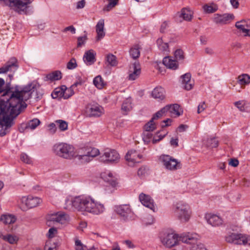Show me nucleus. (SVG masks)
I'll list each match as a JSON object with an SVG mask.
<instances>
[{
    "label": "nucleus",
    "instance_id": "obj_1",
    "mask_svg": "<svg viewBox=\"0 0 250 250\" xmlns=\"http://www.w3.org/2000/svg\"><path fill=\"white\" fill-rule=\"evenodd\" d=\"M5 81L0 78V94L3 96H8L6 101L0 100V136L2 137L9 132L11 127L14 125V120L26 108L25 102L29 99L32 93L39 87V84L35 81L22 87L17 85L14 87H10L9 83L5 89L3 88Z\"/></svg>",
    "mask_w": 250,
    "mask_h": 250
},
{
    "label": "nucleus",
    "instance_id": "obj_2",
    "mask_svg": "<svg viewBox=\"0 0 250 250\" xmlns=\"http://www.w3.org/2000/svg\"><path fill=\"white\" fill-rule=\"evenodd\" d=\"M65 208L68 209H77L80 211H86L98 215L104 211V205L95 201L89 196L80 195L71 200L66 201Z\"/></svg>",
    "mask_w": 250,
    "mask_h": 250
},
{
    "label": "nucleus",
    "instance_id": "obj_3",
    "mask_svg": "<svg viewBox=\"0 0 250 250\" xmlns=\"http://www.w3.org/2000/svg\"><path fill=\"white\" fill-rule=\"evenodd\" d=\"M65 208L68 209H77L80 211H86L98 215L104 211V205L95 201L89 196L80 195L71 200L66 201Z\"/></svg>",
    "mask_w": 250,
    "mask_h": 250
},
{
    "label": "nucleus",
    "instance_id": "obj_4",
    "mask_svg": "<svg viewBox=\"0 0 250 250\" xmlns=\"http://www.w3.org/2000/svg\"><path fill=\"white\" fill-rule=\"evenodd\" d=\"M198 237L199 236L195 233H183L180 235L171 233L165 234L163 236H161V240L164 245L170 248L178 244L180 242L194 244L197 241Z\"/></svg>",
    "mask_w": 250,
    "mask_h": 250
},
{
    "label": "nucleus",
    "instance_id": "obj_5",
    "mask_svg": "<svg viewBox=\"0 0 250 250\" xmlns=\"http://www.w3.org/2000/svg\"><path fill=\"white\" fill-rule=\"evenodd\" d=\"M53 152L57 156L67 159L74 157V148L73 146L64 143L55 144L53 147Z\"/></svg>",
    "mask_w": 250,
    "mask_h": 250
},
{
    "label": "nucleus",
    "instance_id": "obj_6",
    "mask_svg": "<svg viewBox=\"0 0 250 250\" xmlns=\"http://www.w3.org/2000/svg\"><path fill=\"white\" fill-rule=\"evenodd\" d=\"M174 213L181 222H188L191 215L189 206L183 202H179L174 206Z\"/></svg>",
    "mask_w": 250,
    "mask_h": 250
},
{
    "label": "nucleus",
    "instance_id": "obj_7",
    "mask_svg": "<svg viewBox=\"0 0 250 250\" xmlns=\"http://www.w3.org/2000/svg\"><path fill=\"white\" fill-rule=\"evenodd\" d=\"M228 243L250 246V236L241 233H230L225 237Z\"/></svg>",
    "mask_w": 250,
    "mask_h": 250
},
{
    "label": "nucleus",
    "instance_id": "obj_8",
    "mask_svg": "<svg viewBox=\"0 0 250 250\" xmlns=\"http://www.w3.org/2000/svg\"><path fill=\"white\" fill-rule=\"evenodd\" d=\"M46 224L48 227L54 225L55 223H59L64 224L69 220V216L64 213H55L48 214L46 217Z\"/></svg>",
    "mask_w": 250,
    "mask_h": 250
},
{
    "label": "nucleus",
    "instance_id": "obj_9",
    "mask_svg": "<svg viewBox=\"0 0 250 250\" xmlns=\"http://www.w3.org/2000/svg\"><path fill=\"white\" fill-rule=\"evenodd\" d=\"M159 160L167 169L174 170L181 167L180 163L169 155H162L160 157Z\"/></svg>",
    "mask_w": 250,
    "mask_h": 250
},
{
    "label": "nucleus",
    "instance_id": "obj_10",
    "mask_svg": "<svg viewBox=\"0 0 250 250\" xmlns=\"http://www.w3.org/2000/svg\"><path fill=\"white\" fill-rule=\"evenodd\" d=\"M115 210L124 220L134 219V215L129 205H121L115 207Z\"/></svg>",
    "mask_w": 250,
    "mask_h": 250
},
{
    "label": "nucleus",
    "instance_id": "obj_11",
    "mask_svg": "<svg viewBox=\"0 0 250 250\" xmlns=\"http://www.w3.org/2000/svg\"><path fill=\"white\" fill-rule=\"evenodd\" d=\"M120 159V155L115 150L108 148L105 149L104 154L100 157V160L103 162H117Z\"/></svg>",
    "mask_w": 250,
    "mask_h": 250
},
{
    "label": "nucleus",
    "instance_id": "obj_12",
    "mask_svg": "<svg viewBox=\"0 0 250 250\" xmlns=\"http://www.w3.org/2000/svg\"><path fill=\"white\" fill-rule=\"evenodd\" d=\"M143 158V155L139 153L135 150L128 151L125 156V160L128 162V165L131 167L133 166L135 163H140Z\"/></svg>",
    "mask_w": 250,
    "mask_h": 250
},
{
    "label": "nucleus",
    "instance_id": "obj_13",
    "mask_svg": "<svg viewBox=\"0 0 250 250\" xmlns=\"http://www.w3.org/2000/svg\"><path fill=\"white\" fill-rule=\"evenodd\" d=\"M104 109L99 105L88 104L86 108V113L89 117H99L103 113Z\"/></svg>",
    "mask_w": 250,
    "mask_h": 250
},
{
    "label": "nucleus",
    "instance_id": "obj_14",
    "mask_svg": "<svg viewBox=\"0 0 250 250\" xmlns=\"http://www.w3.org/2000/svg\"><path fill=\"white\" fill-rule=\"evenodd\" d=\"M18 68L17 59L13 57L6 62L5 65L0 68V74L5 73L8 71L15 72Z\"/></svg>",
    "mask_w": 250,
    "mask_h": 250
},
{
    "label": "nucleus",
    "instance_id": "obj_15",
    "mask_svg": "<svg viewBox=\"0 0 250 250\" xmlns=\"http://www.w3.org/2000/svg\"><path fill=\"white\" fill-rule=\"evenodd\" d=\"M21 200V203L25 205L28 208L36 207L42 202V200L40 198L32 196L22 197Z\"/></svg>",
    "mask_w": 250,
    "mask_h": 250
},
{
    "label": "nucleus",
    "instance_id": "obj_16",
    "mask_svg": "<svg viewBox=\"0 0 250 250\" xmlns=\"http://www.w3.org/2000/svg\"><path fill=\"white\" fill-rule=\"evenodd\" d=\"M141 69L139 62L135 61L129 69L128 79L131 81L136 80L141 74Z\"/></svg>",
    "mask_w": 250,
    "mask_h": 250
},
{
    "label": "nucleus",
    "instance_id": "obj_17",
    "mask_svg": "<svg viewBox=\"0 0 250 250\" xmlns=\"http://www.w3.org/2000/svg\"><path fill=\"white\" fill-rule=\"evenodd\" d=\"M101 177L106 183H108L112 187L116 188L118 187L117 179L113 176V174L107 171L101 174Z\"/></svg>",
    "mask_w": 250,
    "mask_h": 250
},
{
    "label": "nucleus",
    "instance_id": "obj_18",
    "mask_svg": "<svg viewBox=\"0 0 250 250\" xmlns=\"http://www.w3.org/2000/svg\"><path fill=\"white\" fill-rule=\"evenodd\" d=\"M139 199L144 206L154 211L155 207L153 204V200L149 196L144 193H141L139 195Z\"/></svg>",
    "mask_w": 250,
    "mask_h": 250
},
{
    "label": "nucleus",
    "instance_id": "obj_19",
    "mask_svg": "<svg viewBox=\"0 0 250 250\" xmlns=\"http://www.w3.org/2000/svg\"><path fill=\"white\" fill-rule=\"evenodd\" d=\"M182 85L183 87L187 90H191L193 85V82L191 81V74L187 73L181 77Z\"/></svg>",
    "mask_w": 250,
    "mask_h": 250
},
{
    "label": "nucleus",
    "instance_id": "obj_20",
    "mask_svg": "<svg viewBox=\"0 0 250 250\" xmlns=\"http://www.w3.org/2000/svg\"><path fill=\"white\" fill-rule=\"evenodd\" d=\"M233 18V15L231 14L219 15L216 14L214 15L213 21L216 23L226 24Z\"/></svg>",
    "mask_w": 250,
    "mask_h": 250
},
{
    "label": "nucleus",
    "instance_id": "obj_21",
    "mask_svg": "<svg viewBox=\"0 0 250 250\" xmlns=\"http://www.w3.org/2000/svg\"><path fill=\"white\" fill-rule=\"evenodd\" d=\"M205 218L208 223L212 226H219L223 223L222 218L215 214H207Z\"/></svg>",
    "mask_w": 250,
    "mask_h": 250
},
{
    "label": "nucleus",
    "instance_id": "obj_22",
    "mask_svg": "<svg viewBox=\"0 0 250 250\" xmlns=\"http://www.w3.org/2000/svg\"><path fill=\"white\" fill-rule=\"evenodd\" d=\"M96 53L92 50H89L85 52L83 57V60L84 62L87 65H90L93 64L96 61Z\"/></svg>",
    "mask_w": 250,
    "mask_h": 250
},
{
    "label": "nucleus",
    "instance_id": "obj_23",
    "mask_svg": "<svg viewBox=\"0 0 250 250\" xmlns=\"http://www.w3.org/2000/svg\"><path fill=\"white\" fill-rule=\"evenodd\" d=\"M104 29V20H100L96 26V30L97 34V41H100L105 36Z\"/></svg>",
    "mask_w": 250,
    "mask_h": 250
},
{
    "label": "nucleus",
    "instance_id": "obj_24",
    "mask_svg": "<svg viewBox=\"0 0 250 250\" xmlns=\"http://www.w3.org/2000/svg\"><path fill=\"white\" fill-rule=\"evenodd\" d=\"M163 64L167 68L175 70L178 68V64L175 60H172L169 57H165L163 60Z\"/></svg>",
    "mask_w": 250,
    "mask_h": 250
},
{
    "label": "nucleus",
    "instance_id": "obj_25",
    "mask_svg": "<svg viewBox=\"0 0 250 250\" xmlns=\"http://www.w3.org/2000/svg\"><path fill=\"white\" fill-rule=\"evenodd\" d=\"M234 104L241 111L249 112L250 110V104L246 101H239L235 102Z\"/></svg>",
    "mask_w": 250,
    "mask_h": 250
},
{
    "label": "nucleus",
    "instance_id": "obj_26",
    "mask_svg": "<svg viewBox=\"0 0 250 250\" xmlns=\"http://www.w3.org/2000/svg\"><path fill=\"white\" fill-rule=\"evenodd\" d=\"M152 96L155 99L163 100L165 98V90L161 86L156 87L152 91Z\"/></svg>",
    "mask_w": 250,
    "mask_h": 250
},
{
    "label": "nucleus",
    "instance_id": "obj_27",
    "mask_svg": "<svg viewBox=\"0 0 250 250\" xmlns=\"http://www.w3.org/2000/svg\"><path fill=\"white\" fill-rule=\"evenodd\" d=\"M0 220L4 224H11L16 221V218L13 215L3 214L1 216Z\"/></svg>",
    "mask_w": 250,
    "mask_h": 250
},
{
    "label": "nucleus",
    "instance_id": "obj_28",
    "mask_svg": "<svg viewBox=\"0 0 250 250\" xmlns=\"http://www.w3.org/2000/svg\"><path fill=\"white\" fill-rule=\"evenodd\" d=\"M202 8L204 12L207 14L214 13L218 9L217 5L213 3L206 4L203 6Z\"/></svg>",
    "mask_w": 250,
    "mask_h": 250
},
{
    "label": "nucleus",
    "instance_id": "obj_29",
    "mask_svg": "<svg viewBox=\"0 0 250 250\" xmlns=\"http://www.w3.org/2000/svg\"><path fill=\"white\" fill-rule=\"evenodd\" d=\"M140 47L138 44L135 45L129 50V55L133 59H137L140 55Z\"/></svg>",
    "mask_w": 250,
    "mask_h": 250
},
{
    "label": "nucleus",
    "instance_id": "obj_30",
    "mask_svg": "<svg viewBox=\"0 0 250 250\" xmlns=\"http://www.w3.org/2000/svg\"><path fill=\"white\" fill-rule=\"evenodd\" d=\"M192 12L188 8H184L181 10L180 17L185 20L190 21L192 19Z\"/></svg>",
    "mask_w": 250,
    "mask_h": 250
},
{
    "label": "nucleus",
    "instance_id": "obj_31",
    "mask_svg": "<svg viewBox=\"0 0 250 250\" xmlns=\"http://www.w3.org/2000/svg\"><path fill=\"white\" fill-rule=\"evenodd\" d=\"M238 82L241 85L249 84L250 83V76L243 74L238 76Z\"/></svg>",
    "mask_w": 250,
    "mask_h": 250
},
{
    "label": "nucleus",
    "instance_id": "obj_32",
    "mask_svg": "<svg viewBox=\"0 0 250 250\" xmlns=\"http://www.w3.org/2000/svg\"><path fill=\"white\" fill-rule=\"evenodd\" d=\"M85 149V152L88 156L91 161L94 157L97 156L100 153L99 150L94 147L86 148Z\"/></svg>",
    "mask_w": 250,
    "mask_h": 250
},
{
    "label": "nucleus",
    "instance_id": "obj_33",
    "mask_svg": "<svg viewBox=\"0 0 250 250\" xmlns=\"http://www.w3.org/2000/svg\"><path fill=\"white\" fill-rule=\"evenodd\" d=\"M41 123L40 121L37 118H34L33 120H30L26 125L25 128L26 129H35Z\"/></svg>",
    "mask_w": 250,
    "mask_h": 250
},
{
    "label": "nucleus",
    "instance_id": "obj_34",
    "mask_svg": "<svg viewBox=\"0 0 250 250\" xmlns=\"http://www.w3.org/2000/svg\"><path fill=\"white\" fill-rule=\"evenodd\" d=\"M46 78L51 81L59 80L62 78V73L59 71H55L47 74Z\"/></svg>",
    "mask_w": 250,
    "mask_h": 250
},
{
    "label": "nucleus",
    "instance_id": "obj_35",
    "mask_svg": "<svg viewBox=\"0 0 250 250\" xmlns=\"http://www.w3.org/2000/svg\"><path fill=\"white\" fill-rule=\"evenodd\" d=\"M95 86L99 89H102L105 85L104 80L100 75L96 76L93 80Z\"/></svg>",
    "mask_w": 250,
    "mask_h": 250
},
{
    "label": "nucleus",
    "instance_id": "obj_36",
    "mask_svg": "<svg viewBox=\"0 0 250 250\" xmlns=\"http://www.w3.org/2000/svg\"><path fill=\"white\" fill-rule=\"evenodd\" d=\"M74 157L81 164H86L91 161L89 157L85 152L83 154L77 155L76 156L74 155Z\"/></svg>",
    "mask_w": 250,
    "mask_h": 250
},
{
    "label": "nucleus",
    "instance_id": "obj_37",
    "mask_svg": "<svg viewBox=\"0 0 250 250\" xmlns=\"http://www.w3.org/2000/svg\"><path fill=\"white\" fill-rule=\"evenodd\" d=\"M246 25H247L246 21L242 20L240 21H237L235 23V26L241 31L243 33H247L249 31V29L246 28Z\"/></svg>",
    "mask_w": 250,
    "mask_h": 250
},
{
    "label": "nucleus",
    "instance_id": "obj_38",
    "mask_svg": "<svg viewBox=\"0 0 250 250\" xmlns=\"http://www.w3.org/2000/svg\"><path fill=\"white\" fill-rule=\"evenodd\" d=\"M62 89L63 90L62 98L64 99H68L74 93L73 89L71 87L68 88L66 86L62 85Z\"/></svg>",
    "mask_w": 250,
    "mask_h": 250
},
{
    "label": "nucleus",
    "instance_id": "obj_39",
    "mask_svg": "<svg viewBox=\"0 0 250 250\" xmlns=\"http://www.w3.org/2000/svg\"><path fill=\"white\" fill-rule=\"evenodd\" d=\"M106 61L108 64L111 66H115L117 64L116 57L112 54L107 55Z\"/></svg>",
    "mask_w": 250,
    "mask_h": 250
},
{
    "label": "nucleus",
    "instance_id": "obj_40",
    "mask_svg": "<svg viewBox=\"0 0 250 250\" xmlns=\"http://www.w3.org/2000/svg\"><path fill=\"white\" fill-rule=\"evenodd\" d=\"M169 112L171 113L175 114L177 116H179L181 113L180 112L181 108L178 104H174L172 105H169Z\"/></svg>",
    "mask_w": 250,
    "mask_h": 250
},
{
    "label": "nucleus",
    "instance_id": "obj_41",
    "mask_svg": "<svg viewBox=\"0 0 250 250\" xmlns=\"http://www.w3.org/2000/svg\"><path fill=\"white\" fill-rule=\"evenodd\" d=\"M63 90L62 86L60 87L56 88L51 94L52 98L57 99L58 97H62Z\"/></svg>",
    "mask_w": 250,
    "mask_h": 250
},
{
    "label": "nucleus",
    "instance_id": "obj_42",
    "mask_svg": "<svg viewBox=\"0 0 250 250\" xmlns=\"http://www.w3.org/2000/svg\"><path fill=\"white\" fill-rule=\"evenodd\" d=\"M132 108L131 103L130 99L125 100L122 105V110L125 112H128Z\"/></svg>",
    "mask_w": 250,
    "mask_h": 250
},
{
    "label": "nucleus",
    "instance_id": "obj_43",
    "mask_svg": "<svg viewBox=\"0 0 250 250\" xmlns=\"http://www.w3.org/2000/svg\"><path fill=\"white\" fill-rule=\"evenodd\" d=\"M56 125L61 131H65L67 129V123L62 120H58L55 121Z\"/></svg>",
    "mask_w": 250,
    "mask_h": 250
},
{
    "label": "nucleus",
    "instance_id": "obj_44",
    "mask_svg": "<svg viewBox=\"0 0 250 250\" xmlns=\"http://www.w3.org/2000/svg\"><path fill=\"white\" fill-rule=\"evenodd\" d=\"M156 125L154 123V120L151 119L144 126V130L147 131H152L156 128Z\"/></svg>",
    "mask_w": 250,
    "mask_h": 250
},
{
    "label": "nucleus",
    "instance_id": "obj_45",
    "mask_svg": "<svg viewBox=\"0 0 250 250\" xmlns=\"http://www.w3.org/2000/svg\"><path fill=\"white\" fill-rule=\"evenodd\" d=\"M19 238L17 236L12 234H7L4 241L8 242L11 244H14L17 243Z\"/></svg>",
    "mask_w": 250,
    "mask_h": 250
},
{
    "label": "nucleus",
    "instance_id": "obj_46",
    "mask_svg": "<svg viewBox=\"0 0 250 250\" xmlns=\"http://www.w3.org/2000/svg\"><path fill=\"white\" fill-rule=\"evenodd\" d=\"M174 57L176 60L183 61L185 59L183 51L180 49L176 50L174 52Z\"/></svg>",
    "mask_w": 250,
    "mask_h": 250
},
{
    "label": "nucleus",
    "instance_id": "obj_47",
    "mask_svg": "<svg viewBox=\"0 0 250 250\" xmlns=\"http://www.w3.org/2000/svg\"><path fill=\"white\" fill-rule=\"evenodd\" d=\"M207 145L211 148L216 147L218 145V141L216 138H211L208 139Z\"/></svg>",
    "mask_w": 250,
    "mask_h": 250
},
{
    "label": "nucleus",
    "instance_id": "obj_48",
    "mask_svg": "<svg viewBox=\"0 0 250 250\" xmlns=\"http://www.w3.org/2000/svg\"><path fill=\"white\" fill-rule=\"evenodd\" d=\"M150 132L145 130L143 133V140L146 144L149 143L152 138V134Z\"/></svg>",
    "mask_w": 250,
    "mask_h": 250
},
{
    "label": "nucleus",
    "instance_id": "obj_49",
    "mask_svg": "<svg viewBox=\"0 0 250 250\" xmlns=\"http://www.w3.org/2000/svg\"><path fill=\"white\" fill-rule=\"evenodd\" d=\"M75 249L76 250H88L87 247L83 245L79 240L75 241Z\"/></svg>",
    "mask_w": 250,
    "mask_h": 250
},
{
    "label": "nucleus",
    "instance_id": "obj_50",
    "mask_svg": "<svg viewBox=\"0 0 250 250\" xmlns=\"http://www.w3.org/2000/svg\"><path fill=\"white\" fill-rule=\"evenodd\" d=\"M154 222V218L151 215H148L146 217L144 218L143 220V223L145 226L151 225Z\"/></svg>",
    "mask_w": 250,
    "mask_h": 250
},
{
    "label": "nucleus",
    "instance_id": "obj_51",
    "mask_svg": "<svg viewBox=\"0 0 250 250\" xmlns=\"http://www.w3.org/2000/svg\"><path fill=\"white\" fill-rule=\"evenodd\" d=\"M162 40L158 39L157 40V43L159 44V48L160 50L163 51H167L168 48V45L167 43L161 42Z\"/></svg>",
    "mask_w": 250,
    "mask_h": 250
},
{
    "label": "nucleus",
    "instance_id": "obj_52",
    "mask_svg": "<svg viewBox=\"0 0 250 250\" xmlns=\"http://www.w3.org/2000/svg\"><path fill=\"white\" fill-rule=\"evenodd\" d=\"M21 159L23 162L27 164H30L32 162L31 158L25 153H22L21 154Z\"/></svg>",
    "mask_w": 250,
    "mask_h": 250
},
{
    "label": "nucleus",
    "instance_id": "obj_53",
    "mask_svg": "<svg viewBox=\"0 0 250 250\" xmlns=\"http://www.w3.org/2000/svg\"><path fill=\"white\" fill-rule=\"evenodd\" d=\"M77 66L76 60L74 58H72L67 64V68L68 69H73Z\"/></svg>",
    "mask_w": 250,
    "mask_h": 250
},
{
    "label": "nucleus",
    "instance_id": "obj_54",
    "mask_svg": "<svg viewBox=\"0 0 250 250\" xmlns=\"http://www.w3.org/2000/svg\"><path fill=\"white\" fill-rule=\"evenodd\" d=\"M87 39V36L85 35L84 36H83V37H78V39H77L78 40L77 46L80 47L82 45H83L85 43Z\"/></svg>",
    "mask_w": 250,
    "mask_h": 250
},
{
    "label": "nucleus",
    "instance_id": "obj_55",
    "mask_svg": "<svg viewBox=\"0 0 250 250\" xmlns=\"http://www.w3.org/2000/svg\"><path fill=\"white\" fill-rule=\"evenodd\" d=\"M57 230L56 228L52 227L51 228L48 232L47 236L49 238H52L54 237L55 235L57 233Z\"/></svg>",
    "mask_w": 250,
    "mask_h": 250
},
{
    "label": "nucleus",
    "instance_id": "obj_56",
    "mask_svg": "<svg viewBox=\"0 0 250 250\" xmlns=\"http://www.w3.org/2000/svg\"><path fill=\"white\" fill-rule=\"evenodd\" d=\"M194 246L192 248V250H207L202 244H197V242L193 244Z\"/></svg>",
    "mask_w": 250,
    "mask_h": 250
},
{
    "label": "nucleus",
    "instance_id": "obj_57",
    "mask_svg": "<svg viewBox=\"0 0 250 250\" xmlns=\"http://www.w3.org/2000/svg\"><path fill=\"white\" fill-rule=\"evenodd\" d=\"M166 134L167 133L164 134L163 135L160 134L158 135L157 136L154 137L153 139H152V143L153 144H155L158 143L160 140H162L165 137Z\"/></svg>",
    "mask_w": 250,
    "mask_h": 250
},
{
    "label": "nucleus",
    "instance_id": "obj_58",
    "mask_svg": "<svg viewBox=\"0 0 250 250\" xmlns=\"http://www.w3.org/2000/svg\"><path fill=\"white\" fill-rule=\"evenodd\" d=\"M206 105L204 102L201 103L198 106L197 113H200L206 108Z\"/></svg>",
    "mask_w": 250,
    "mask_h": 250
},
{
    "label": "nucleus",
    "instance_id": "obj_59",
    "mask_svg": "<svg viewBox=\"0 0 250 250\" xmlns=\"http://www.w3.org/2000/svg\"><path fill=\"white\" fill-rule=\"evenodd\" d=\"M85 5V0H81L79 1L77 3L76 8L77 9H82L83 8Z\"/></svg>",
    "mask_w": 250,
    "mask_h": 250
},
{
    "label": "nucleus",
    "instance_id": "obj_60",
    "mask_svg": "<svg viewBox=\"0 0 250 250\" xmlns=\"http://www.w3.org/2000/svg\"><path fill=\"white\" fill-rule=\"evenodd\" d=\"M171 122V120L170 119H167L165 120H164L162 121L161 124V127L162 128H164L165 127L167 126L170 125V124L169 123H170Z\"/></svg>",
    "mask_w": 250,
    "mask_h": 250
},
{
    "label": "nucleus",
    "instance_id": "obj_61",
    "mask_svg": "<svg viewBox=\"0 0 250 250\" xmlns=\"http://www.w3.org/2000/svg\"><path fill=\"white\" fill-rule=\"evenodd\" d=\"M49 131L52 133H54L56 130V124L54 123H51L48 125Z\"/></svg>",
    "mask_w": 250,
    "mask_h": 250
},
{
    "label": "nucleus",
    "instance_id": "obj_62",
    "mask_svg": "<svg viewBox=\"0 0 250 250\" xmlns=\"http://www.w3.org/2000/svg\"><path fill=\"white\" fill-rule=\"evenodd\" d=\"M239 164V161L236 159H231L229 162V165L234 167H237Z\"/></svg>",
    "mask_w": 250,
    "mask_h": 250
},
{
    "label": "nucleus",
    "instance_id": "obj_63",
    "mask_svg": "<svg viewBox=\"0 0 250 250\" xmlns=\"http://www.w3.org/2000/svg\"><path fill=\"white\" fill-rule=\"evenodd\" d=\"M163 114L161 113L160 111H158L157 112H156L153 116V117L151 118L152 120H156L159 119V118L163 116Z\"/></svg>",
    "mask_w": 250,
    "mask_h": 250
},
{
    "label": "nucleus",
    "instance_id": "obj_64",
    "mask_svg": "<svg viewBox=\"0 0 250 250\" xmlns=\"http://www.w3.org/2000/svg\"><path fill=\"white\" fill-rule=\"evenodd\" d=\"M205 51L206 53L210 55H212L214 54L213 49L210 47H206Z\"/></svg>",
    "mask_w": 250,
    "mask_h": 250
}]
</instances>
